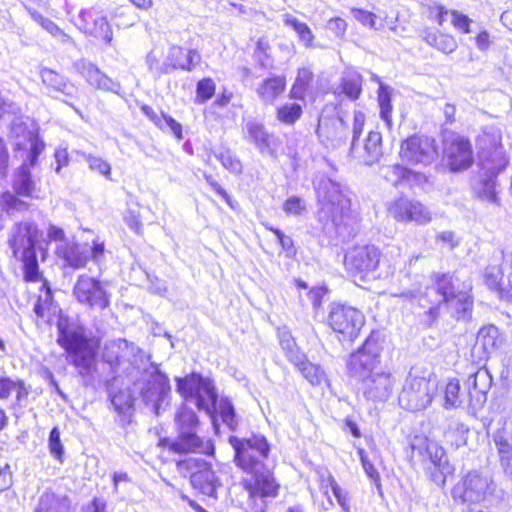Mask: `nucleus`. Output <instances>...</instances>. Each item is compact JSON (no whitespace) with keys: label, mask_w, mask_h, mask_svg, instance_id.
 Masks as SVG:
<instances>
[{"label":"nucleus","mask_w":512,"mask_h":512,"mask_svg":"<svg viewBox=\"0 0 512 512\" xmlns=\"http://www.w3.org/2000/svg\"><path fill=\"white\" fill-rule=\"evenodd\" d=\"M318 199L317 220L322 231L330 238L345 241L355 232V217L347 190L340 183L322 178L316 184Z\"/></svg>","instance_id":"nucleus-1"},{"label":"nucleus","mask_w":512,"mask_h":512,"mask_svg":"<svg viewBox=\"0 0 512 512\" xmlns=\"http://www.w3.org/2000/svg\"><path fill=\"white\" fill-rule=\"evenodd\" d=\"M57 343L65 349L71 362L82 377L95 371V350L82 325L68 316L60 315L57 321Z\"/></svg>","instance_id":"nucleus-2"},{"label":"nucleus","mask_w":512,"mask_h":512,"mask_svg":"<svg viewBox=\"0 0 512 512\" xmlns=\"http://www.w3.org/2000/svg\"><path fill=\"white\" fill-rule=\"evenodd\" d=\"M41 237L42 231L31 220L15 222L8 230L7 245L13 258L23 264L28 281H36L39 277L36 245Z\"/></svg>","instance_id":"nucleus-3"},{"label":"nucleus","mask_w":512,"mask_h":512,"mask_svg":"<svg viewBox=\"0 0 512 512\" xmlns=\"http://www.w3.org/2000/svg\"><path fill=\"white\" fill-rule=\"evenodd\" d=\"M418 256L412 255L408 261H404L401 259V253L399 248H393L385 253L384 256L380 253V265L377 268V272L374 275V278L387 279L389 277L395 276L396 272L399 270V278L400 287L397 291L392 292L391 296L399 297L404 300L412 301L421 297L422 293V279L423 277L420 275H414L411 278L410 273L405 272L403 274L404 279H400V276L403 273V269L406 268V265H412L415 261H417Z\"/></svg>","instance_id":"nucleus-4"},{"label":"nucleus","mask_w":512,"mask_h":512,"mask_svg":"<svg viewBox=\"0 0 512 512\" xmlns=\"http://www.w3.org/2000/svg\"><path fill=\"white\" fill-rule=\"evenodd\" d=\"M176 391L184 400L194 402L199 410L205 411L211 417L214 428L217 430L215 410L218 394L210 378L203 377L198 373L176 378Z\"/></svg>","instance_id":"nucleus-5"},{"label":"nucleus","mask_w":512,"mask_h":512,"mask_svg":"<svg viewBox=\"0 0 512 512\" xmlns=\"http://www.w3.org/2000/svg\"><path fill=\"white\" fill-rule=\"evenodd\" d=\"M437 390L435 379L420 375L417 370L411 369L399 393V405L411 412L425 410L431 405Z\"/></svg>","instance_id":"nucleus-6"},{"label":"nucleus","mask_w":512,"mask_h":512,"mask_svg":"<svg viewBox=\"0 0 512 512\" xmlns=\"http://www.w3.org/2000/svg\"><path fill=\"white\" fill-rule=\"evenodd\" d=\"M411 447L422 457L424 472L428 479L436 486L443 488L447 477L455 471L444 448L427 438H415Z\"/></svg>","instance_id":"nucleus-7"},{"label":"nucleus","mask_w":512,"mask_h":512,"mask_svg":"<svg viewBox=\"0 0 512 512\" xmlns=\"http://www.w3.org/2000/svg\"><path fill=\"white\" fill-rule=\"evenodd\" d=\"M431 284L424 294L432 304L445 303L456 312L458 319L467 317L472 301L467 293L456 292L451 276L435 273L431 276Z\"/></svg>","instance_id":"nucleus-8"},{"label":"nucleus","mask_w":512,"mask_h":512,"mask_svg":"<svg viewBox=\"0 0 512 512\" xmlns=\"http://www.w3.org/2000/svg\"><path fill=\"white\" fill-rule=\"evenodd\" d=\"M484 283L498 292L501 299L512 302V245L495 254L484 270Z\"/></svg>","instance_id":"nucleus-9"},{"label":"nucleus","mask_w":512,"mask_h":512,"mask_svg":"<svg viewBox=\"0 0 512 512\" xmlns=\"http://www.w3.org/2000/svg\"><path fill=\"white\" fill-rule=\"evenodd\" d=\"M228 442L234 449V462L241 470H251L265 465L270 446L263 435L253 434L246 438L230 436Z\"/></svg>","instance_id":"nucleus-10"},{"label":"nucleus","mask_w":512,"mask_h":512,"mask_svg":"<svg viewBox=\"0 0 512 512\" xmlns=\"http://www.w3.org/2000/svg\"><path fill=\"white\" fill-rule=\"evenodd\" d=\"M493 491L492 479L487 474L473 470L462 476L453 486L451 497L461 504H478L492 495Z\"/></svg>","instance_id":"nucleus-11"},{"label":"nucleus","mask_w":512,"mask_h":512,"mask_svg":"<svg viewBox=\"0 0 512 512\" xmlns=\"http://www.w3.org/2000/svg\"><path fill=\"white\" fill-rule=\"evenodd\" d=\"M381 351L382 345L379 335L373 332L362 347L350 355L347 362L349 375L362 382L366 377L376 374L379 371Z\"/></svg>","instance_id":"nucleus-12"},{"label":"nucleus","mask_w":512,"mask_h":512,"mask_svg":"<svg viewBox=\"0 0 512 512\" xmlns=\"http://www.w3.org/2000/svg\"><path fill=\"white\" fill-rule=\"evenodd\" d=\"M379 265L380 250L374 245L351 247L344 256V268L354 279L374 278Z\"/></svg>","instance_id":"nucleus-13"},{"label":"nucleus","mask_w":512,"mask_h":512,"mask_svg":"<svg viewBox=\"0 0 512 512\" xmlns=\"http://www.w3.org/2000/svg\"><path fill=\"white\" fill-rule=\"evenodd\" d=\"M242 471L245 475L241 479V485L248 493L249 499L265 503L268 499L277 497L280 484L266 465Z\"/></svg>","instance_id":"nucleus-14"},{"label":"nucleus","mask_w":512,"mask_h":512,"mask_svg":"<svg viewBox=\"0 0 512 512\" xmlns=\"http://www.w3.org/2000/svg\"><path fill=\"white\" fill-rule=\"evenodd\" d=\"M365 322L361 311L351 306L332 304L328 315V324L342 338L353 341L357 338Z\"/></svg>","instance_id":"nucleus-15"},{"label":"nucleus","mask_w":512,"mask_h":512,"mask_svg":"<svg viewBox=\"0 0 512 512\" xmlns=\"http://www.w3.org/2000/svg\"><path fill=\"white\" fill-rule=\"evenodd\" d=\"M180 473L190 476L192 486L207 496H214L220 486L219 479L210 463L199 458H188L177 463Z\"/></svg>","instance_id":"nucleus-16"},{"label":"nucleus","mask_w":512,"mask_h":512,"mask_svg":"<svg viewBox=\"0 0 512 512\" xmlns=\"http://www.w3.org/2000/svg\"><path fill=\"white\" fill-rule=\"evenodd\" d=\"M365 124V115L361 111L354 112L352 141L350 152L359 158L366 165H373L378 162L383 154L382 152V136L377 131H370L363 147L362 153L357 154L356 141L362 134Z\"/></svg>","instance_id":"nucleus-17"},{"label":"nucleus","mask_w":512,"mask_h":512,"mask_svg":"<svg viewBox=\"0 0 512 512\" xmlns=\"http://www.w3.org/2000/svg\"><path fill=\"white\" fill-rule=\"evenodd\" d=\"M479 146L481 169L485 173L497 175L506 168L508 159L499 135L484 132L479 137Z\"/></svg>","instance_id":"nucleus-18"},{"label":"nucleus","mask_w":512,"mask_h":512,"mask_svg":"<svg viewBox=\"0 0 512 512\" xmlns=\"http://www.w3.org/2000/svg\"><path fill=\"white\" fill-rule=\"evenodd\" d=\"M443 154L452 172L467 170L474 161L470 141L459 134H450L445 138Z\"/></svg>","instance_id":"nucleus-19"},{"label":"nucleus","mask_w":512,"mask_h":512,"mask_svg":"<svg viewBox=\"0 0 512 512\" xmlns=\"http://www.w3.org/2000/svg\"><path fill=\"white\" fill-rule=\"evenodd\" d=\"M387 211L398 222L427 225L432 221V214L426 206L417 200L406 197H399L389 202Z\"/></svg>","instance_id":"nucleus-20"},{"label":"nucleus","mask_w":512,"mask_h":512,"mask_svg":"<svg viewBox=\"0 0 512 512\" xmlns=\"http://www.w3.org/2000/svg\"><path fill=\"white\" fill-rule=\"evenodd\" d=\"M73 295L81 304L96 310H103L109 306V295L102 287L101 283L88 275L78 277Z\"/></svg>","instance_id":"nucleus-21"},{"label":"nucleus","mask_w":512,"mask_h":512,"mask_svg":"<svg viewBox=\"0 0 512 512\" xmlns=\"http://www.w3.org/2000/svg\"><path fill=\"white\" fill-rule=\"evenodd\" d=\"M316 134L325 148L336 150L346 145L349 132L342 117L322 115L318 121Z\"/></svg>","instance_id":"nucleus-22"},{"label":"nucleus","mask_w":512,"mask_h":512,"mask_svg":"<svg viewBox=\"0 0 512 512\" xmlns=\"http://www.w3.org/2000/svg\"><path fill=\"white\" fill-rule=\"evenodd\" d=\"M437 156L433 139L425 136H412L401 144L400 157L408 164H430Z\"/></svg>","instance_id":"nucleus-23"},{"label":"nucleus","mask_w":512,"mask_h":512,"mask_svg":"<svg viewBox=\"0 0 512 512\" xmlns=\"http://www.w3.org/2000/svg\"><path fill=\"white\" fill-rule=\"evenodd\" d=\"M170 391L169 378L156 368L143 381L141 387L143 401L155 414L159 413L161 403L168 397Z\"/></svg>","instance_id":"nucleus-24"},{"label":"nucleus","mask_w":512,"mask_h":512,"mask_svg":"<svg viewBox=\"0 0 512 512\" xmlns=\"http://www.w3.org/2000/svg\"><path fill=\"white\" fill-rule=\"evenodd\" d=\"M163 444L169 451L176 454L200 453L214 454V445L209 439L201 438L196 431H178V436L164 440Z\"/></svg>","instance_id":"nucleus-25"},{"label":"nucleus","mask_w":512,"mask_h":512,"mask_svg":"<svg viewBox=\"0 0 512 512\" xmlns=\"http://www.w3.org/2000/svg\"><path fill=\"white\" fill-rule=\"evenodd\" d=\"M395 383L396 379L390 371L380 369L376 374L366 377L360 389L367 400L384 402L392 395Z\"/></svg>","instance_id":"nucleus-26"},{"label":"nucleus","mask_w":512,"mask_h":512,"mask_svg":"<svg viewBox=\"0 0 512 512\" xmlns=\"http://www.w3.org/2000/svg\"><path fill=\"white\" fill-rule=\"evenodd\" d=\"M79 29L86 34L102 39L105 43L111 44L112 29L106 19L94 8L83 9L79 14Z\"/></svg>","instance_id":"nucleus-27"},{"label":"nucleus","mask_w":512,"mask_h":512,"mask_svg":"<svg viewBox=\"0 0 512 512\" xmlns=\"http://www.w3.org/2000/svg\"><path fill=\"white\" fill-rule=\"evenodd\" d=\"M200 61L201 55L197 50L189 49L185 52L182 47L173 45L170 47L163 68L159 69V72L170 73L176 69L191 71Z\"/></svg>","instance_id":"nucleus-28"},{"label":"nucleus","mask_w":512,"mask_h":512,"mask_svg":"<svg viewBox=\"0 0 512 512\" xmlns=\"http://www.w3.org/2000/svg\"><path fill=\"white\" fill-rule=\"evenodd\" d=\"M75 67L90 85L98 89L108 90L115 93L120 89L119 83L114 82L90 62L80 60L75 64Z\"/></svg>","instance_id":"nucleus-29"},{"label":"nucleus","mask_w":512,"mask_h":512,"mask_svg":"<svg viewBox=\"0 0 512 512\" xmlns=\"http://www.w3.org/2000/svg\"><path fill=\"white\" fill-rule=\"evenodd\" d=\"M492 441L496 447L502 468L512 478V430L506 427L496 430L492 434Z\"/></svg>","instance_id":"nucleus-30"},{"label":"nucleus","mask_w":512,"mask_h":512,"mask_svg":"<svg viewBox=\"0 0 512 512\" xmlns=\"http://www.w3.org/2000/svg\"><path fill=\"white\" fill-rule=\"evenodd\" d=\"M245 138L260 151V153L271 152L272 135H270L265 126L254 119H250L244 124Z\"/></svg>","instance_id":"nucleus-31"},{"label":"nucleus","mask_w":512,"mask_h":512,"mask_svg":"<svg viewBox=\"0 0 512 512\" xmlns=\"http://www.w3.org/2000/svg\"><path fill=\"white\" fill-rule=\"evenodd\" d=\"M420 37L427 45L444 54H451L458 47L454 36L436 29L426 28L421 31Z\"/></svg>","instance_id":"nucleus-32"},{"label":"nucleus","mask_w":512,"mask_h":512,"mask_svg":"<svg viewBox=\"0 0 512 512\" xmlns=\"http://www.w3.org/2000/svg\"><path fill=\"white\" fill-rule=\"evenodd\" d=\"M492 383V377L487 369H479L472 374L467 381L470 400H476L478 404L485 402L486 393Z\"/></svg>","instance_id":"nucleus-33"},{"label":"nucleus","mask_w":512,"mask_h":512,"mask_svg":"<svg viewBox=\"0 0 512 512\" xmlns=\"http://www.w3.org/2000/svg\"><path fill=\"white\" fill-rule=\"evenodd\" d=\"M41 80L48 88L63 95L73 98L76 95V87L67 78L49 68H42L40 71Z\"/></svg>","instance_id":"nucleus-34"},{"label":"nucleus","mask_w":512,"mask_h":512,"mask_svg":"<svg viewBox=\"0 0 512 512\" xmlns=\"http://www.w3.org/2000/svg\"><path fill=\"white\" fill-rule=\"evenodd\" d=\"M284 76H274L264 79L257 88V95L265 104H272L285 90Z\"/></svg>","instance_id":"nucleus-35"},{"label":"nucleus","mask_w":512,"mask_h":512,"mask_svg":"<svg viewBox=\"0 0 512 512\" xmlns=\"http://www.w3.org/2000/svg\"><path fill=\"white\" fill-rule=\"evenodd\" d=\"M111 404L119 416V422L126 426L131 422L133 414V398L129 391H119L112 395Z\"/></svg>","instance_id":"nucleus-36"},{"label":"nucleus","mask_w":512,"mask_h":512,"mask_svg":"<svg viewBox=\"0 0 512 512\" xmlns=\"http://www.w3.org/2000/svg\"><path fill=\"white\" fill-rule=\"evenodd\" d=\"M496 175L485 173L474 183L473 189L478 198L489 203H497Z\"/></svg>","instance_id":"nucleus-37"},{"label":"nucleus","mask_w":512,"mask_h":512,"mask_svg":"<svg viewBox=\"0 0 512 512\" xmlns=\"http://www.w3.org/2000/svg\"><path fill=\"white\" fill-rule=\"evenodd\" d=\"M67 264L73 268H82L86 265L90 250L87 246L77 244L67 245L63 250L58 248Z\"/></svg>","instance_id":"nucleus-38"},{"label":"nucleus","mask_w":512,"mask_h":512,"mask_svg":"<svg viewBox=\"0 0 512 512\" xmlns=\"http://www.w3.org/2000/svg\"><path fill=\"white\" fill-rule=\"evenodd\" d=\"M283 23L286 26L291 27L296 32L299 41L306 48L314 47L315 36L306 23L301 22L296 17L288 13L283 15Z\"/></svg>","instance_id":"nucleus-39"},{"label":"nucleus","mask_w":512,"mask_h":512,"mask_svg":"<svg viewBox=\"0 0 512 512\" xmlns=\"http://www.w3.org/2000/svg\"><path fill=\"white\" fill-rule=\"evenodd\" d=\"M25 8L31 18L38 23L44 30H46L50 35L55 38H58L61 42L67 43L72 41L70 36L66 34L54 21L49 18L44 17L38 11L32 9L25 5Z\"/></svg>","instance_id":"nucleus-40"},{"label":"nucleus","mask_w":512,"mask_h":512,"mask_svg":"<svg viewBox=\"0 0 512 512\" xmlns=\"http://www.w3.org/2000/svg\"><path fill=\"white\" fill-rule=\"evenodd\" d=\"M69 501L66 497H57L54 493H44L35 512H68Z\"/></svg>","instance_id":"nucleus-41"},{"label":"nucleus","mask_w":512,"mask_h":512,"mask_svg":"<svg viewBox=\"0 0 512 512\" xmlns=\"http://www.w3.org/2000/svg\"><path fill=\"white\" fill-rule=\"evenodd\" d=\"M477 341L486 352H493L501 344L500 332L494 325L485 326L478 332Z\"/></svg>","instance_id":"nucleus-42"},{"label":"nucleus","mask_w":512,"mask_h":512,"mask_svg":"<svg viewBox=\"0 0 512 512\" xmlns=\"http://www.w3.org/2000/svg\"><path fill=\"white\" fill-rule=\"evenodd\" d=\"M14 191L17 195L29 197L35 189V184L31 178L30 171L26 165H22L14 180Z\"/></svg>","instance_id":"nucleus-43"},{"label":"nucleus","mask_w":512,"mask_h":512,"mask_svg":"<svg viewBox=\"0 0 512 512\" xmlns=\"http://www.w3.org/2000/svg\"><path fill=\"white\" fill-rule=\"evenodd\" d=\"M313 80V73L308 68L298 70L295 82L290 90V97L292 99L303 100L306 92Z\"/></svg>","instance_id":"nucleus-44"},{"label":"nucleus","mask_w":512,"mask_h":512,"mask_svg":"<svg viewBox=\"0 0 512 512\" xmlns=\"http://www.w3.org/2000/svg\"><path fill=\"white\" fill-rule=\"evenodd\" d=\"M341 92L344 93L350 100L358 99L362 90V77L357 72L346 73L340 85Z\"/></svg>","instance_id":"nucleus-45"},{"label":"nucleus","mask_w":512,"mask_h":512,"mask_svg":"<svg viewBox=\"0 0 512 512\" xmlns=\"http://www.w3.org/2000/svg\"><path fill=\"white\" fill-rule=\"evenodd\" d=\"M378 103L380 107V117L385 122L386 127L392 129V105L391 90L384 84L380 85L378 91Z\"/></svg>","instance_id":"nucleus-46"},{"label":"nucleus","mask_w":512,"mask_h":512,"mask_svg":"<svg viewBox=\"0 0 512 512\" xmlns=\"http://www.w3.org/2000/svg\"><path fill=\"white\" fill-rule=\"evenodd\" d=\"M218 413L222 422L232 431L238 427V418L234 407L228 398H221L216 402L215 414Z\"/></svg>","instance_id":"nucleus-47"},{"label":"nucleus","mask_w":512,"mask_h":512,"mask_svg":"<svg viewBox=\"0 0 512 512\" xmlns=\"http://www.w3.org/2000/svg\"><path fill=\"white\" fill-rule=\"evenodd\" d=\"M175 422L178 431H196L199 425L196 413L185 405L177 412Z\"/></svg>","instance_id":"nucleus-48"},{"label":"nucleus","mask_w":512,"mask_h":512,"mask_svg":"<svg viewBox=\"0 0 512 512\" xmlns=\"http://www.w3.org/2000/svg\"><path fill=\"white\" fill-rule=\"evenodd\" d=\"M44 290L39 295L36 303L34 304V312L38 318H46L47 313L53 308V298L50 287L46 282L43 283Z\"/></svg>","instance_id":"nucleus-49"},{"label":"nucleus","mask_w":512,"mask_h":512,"mask_svg":"<svg viewBox=\"0 0 512 512\" xmlns=\"http://www.w3.org/2000/svg\"><path fill=\"white\" fill-rule=\"evenodd\" d=\"M302 115V107L297 103H286L277 108V119L287 125L294 124Z\"/></svg>","instance_id":"nucleus-50"},{"label":"nucleus","mask_w":512,"mask_h":512,"mask_svg":"<svg viewBox=\"0 0 512 512\" xmlns=\"http://www.w3.org/2000/svg\"><path fill=\"white\" fill-rule=\"evenodd\" d=\"M444 407L446 409L456 408L464 402L463 396L460 394V384L457 380H450L444 391Z\"/></svg>","instance_id":"nucleus-51"},{"label":"nucleus","mask_w":512,"mask_h":512,"mask_svg":"<svg viewBox=\"0 0 512 512\" xmlns=\"http://www.w3.org/2000/svg\"><path fill=\"white\" fill-rule=\"evenodd\" d=\"M468 433L469 429L467 426L457 423L445 433V439L447 443L451 444L455 448H459L466 445Z\"/></svg>","instance_id":"nucleus-52"},{"label":"nucleus","mask_w":512,"mask_h":512,"mask_svg":"<svg viewBox=\"0 0 512 512\" xmlns=\"http://www.w3.org/2000/svg\"><path fill=\"white\" fill-rule=\"evenodd\" d=\"M216 84L211 78H203L197 83L195 102L203 104L213 97Z\"/></svg>","instance_id":"nucleus-53"},{"label":"nucleus","mask_w":512,"mask_h":512,"mask_svg":"<svg viewBox=\"0 0 512 512\" xmlns=\"http://www.w3.org/2000/svg\"><path fill=\"white\" fill-rule=\"evenodd\" d=\"M11 135L15 138L17 149H26L27 141L31 140L33 134L19 120H15L11 126Z\"/></svg>","instance_id":"nucleus-54"},{"label":"nucleus","mask_w":512,"mask_h":512,"mask_svg":"<svg viewBox=\"0 0 512 512\" xmlns=\"http://www.w3.org/2000/svg\"><path fill=\"white\" fill-rule=\"evenodd\" d=\"M282 209L288 216H302L307 212L306 201L298 196L288 197L283 205Z\"/></svg>","instance_id":"nucleus-55"},{"label":"nucleus","mask_w":512,"mask_h":512,"mask_svg":"<svg viewBox=\"0 0 512 512\" xmlns=\"http://www.w3.org/2000/svg\"><path fill=\"white\" fill-rule=\"evenodd\" d=\"M254 55L262 67L272 66L271 46L267 38L261 37L258 39Z\"/></svg>","instance_id":"nucleus-56"},{"label":"nucleus","mask_w":512,"mask_h":512,"mask_svg":"<svg viewBox=\"0 0 512 512\" xmlns=\"http://www.w3.org/2000/svg\"><path fill=\"white\" fill-rule=\"evenodd\" d=\"M216 158L221 162L224 168L232 173L240 174L242 172L241 161L236 158L231 151L225 150L216 154Z\"/></svg>","instance_id":"nucleus-57"},{"label":"nucleus","mask_w":512,"mask_h":512,"mask_svg":"<svg viewBox=\"0 0 512 512\" xmlns=\"http://www.w3.org/2000/svg\"><path fill=\"white\" fill-rule=\"evenodd\" d=\"M303 376L313 385L320 384L324 379V372L318 366L314 365L311 362L305 363L301 368H299Z\"/></svg>","instance_id":"nucleus-58"},{"label":"nucleus","mask_w":512,"mask_h":512,"mask_svg":"<svg viewBox=\"0 0 512 512\" xmlns=\"http://www.w3.org/2000/svg\"><path fill=\"white\" fill-rule=\"evenodd\" d=\"M330 489L337 500V503L342 508L343 512H350L349 495L342 489L334 478H328Z\"/></svg>","instance_id":"nucleus-59"},{"label":"nucleus","mask_w":512,"mask_h":512,"mask_svg":"<svg viewBox=\"0 0 512 512\" xmlns=\"http://www.w3.org/2000/svg\"><path fill=\"white\" fill-rule=\"evenodd\" d=\"M48 446L50 453L59 461H62V456L64 454V447L60 440V431L58 427H54L48 439Z\"/></svg>","instance_id":"nucleus-60"},{"label":"nucleus","mask_w":512,"mask_h":512,"mask_svg":"<svg viewBox=\"0 0 512 512\" xmlns=\"http://www.w3.org/2000/svg\"><path fill=\"white\" fill-rule=\"evenodd\" d=\"M449 15L451 16V24L453 27L462 33H470V25L472 23V19H470L467 15L457 11L451 10Z\"/></svg>","instance_id":"nucleus-61"},{"label":"nucleus","mask_w":512,"mask_h":512,"mask_svg":"<svg viewBox=\"0 0 512 512\" xmlns=\"http://www.w3.org/2000/svg\"><path fill=\"white\" fill-rule=\"evenodd\" d=\"M351 13H352L353 17L357 21H359L362 25L368 26L369 28H372L375 30L379 29V27L376 26L377 16L375 14H373L372 12L358 9V8H352Z\"/></svg>","instance_id":"nucleus-62"},{"label":"nucleus","mask_w":512,"mask_h":512,"mask_svg":"<svg viewBox=\"0 0 512 512\" xmlns=\"http://www.w3.org/2000/svg\"><path fill=\"white\" fill-rule=\"evenodd\" d=\"M85 158H86V161L88 162L89 168L92 171H96L106 177L110 176L111 166L108 162H106L105 160H103L100 157H95L92 155H86Z\"/></svg>","instance_id":"nucleus-63"},{"label":"nucleus","mask_w":512,"mask_h":512,"mask_svg":"<svg viewBox=\"0 0 512 512\" xmlns=\"http://www.w3.org/2000/svg\"><path fill=\"white\" fill-rule=\"evenodd\" d=\"M428 17L435 20L440 26L445 22V16L450 13L444 6L431 2L426 4Z\"/></svg>","instance_id":"nucleus-64"}]
</instances>
